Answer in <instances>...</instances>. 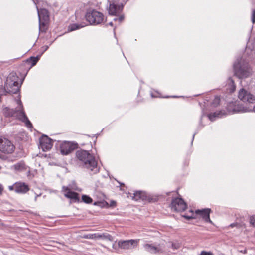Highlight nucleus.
<instances>
[{"mask_svg": "<svg viewBox=\"0 0 255 255\" xmlns=\"http://www.w3.org/2000/svg\"><path fill=\"white\" fill-rule=\"evenodd\" d=\"M82 200L84 202L87 204L91 203L92 202V199L90 197L86 195H82Z\"/></svg>", "mask_w": 255, "mask_h": 255, "instance_id": "nucleus-25", "label": "nucleus"}, {"mask_svg": "<svg viewBox=\"0 0 255 255\" xmlns=\"http://www.w3.org/2000/svg\"><path fill=\"white\" fill-rule=\"evenodd\" d=\"M238 98L243 102L249 103L255 102V96L244 88L241 89L239 91Z\"/></svg>", "mask_w": 255, "mask_h": 255, "instance_id": "nucleus-8", "label": "nucleus"}, {"mask_svg": "<svg viewBox=\"0 0 255 255\" xmlns=\"http://www.w3.org/2000/svg\"><path fill=\"white\" fill-rule=\"evenodd\" d=\"M48 48V46H45V50H46Z\"/></svg>", "mask_w": 255, "mask_h": 255, "instance_id": "nucleus-40", "label": "nucleus"}, {"mask_svg": "<svg viewBox=\"0 0 255 255\" xmlns=\"http://www.w3.org/2000/svg\"><path fill=\"white\" fill-rule=\"evenodd\" d=\"M171 247L173 249H178L180 247V244L178 243H172Z\"/></svg>", "mask_w": 255, "mask_h": 255, "instance_id": "nucleus-28", "label": "nucleus"}, {"mask_svg": "<svg viewBox=\"0 0 255 255\" xmlns=\"http://www.w3.org/2000/svg\"><path fill=\"white\" fill-rule=\"evenodd\" d=\"M227 82L228 86L230 87V91L231 92H234L235 90L236 86L233 80L231 77H230L228 79Z\"/></svg>", "mask_w": 255, "mask_h": 255, "instance_id": "nucleus-23", "label": "nucleus"}, {"mask_svg": "<svg viewBox=\"0 0 255 255\" xmlns=\"http://www.w3.org/2000/svg\"><path fill=\"white\" fill-rule=\"evenodd\" d=\"M235 110L237 112L245 113L251 111L255 112V106H254L253 109L247 108L242 106V105H238L237 107L235 108Z\"/></svg>", "mask_w": 255, "mask_h": 255, "instance_id": "nucleus-21", "label": "nucleus"}, {"mask_svg": "<svg viewBox=\"0 0 255 255\" xmlns=\"http://www.w3.org/2000/svg\"><path fill=\"white\" fill-rule=\"evenodd\" d=\"M234 70L235 75L239 78H246L252 74V69L248 62L242 58L234 64Z\"/></svg>", "mask_w": 255, "mask_h": 255, "instance_id": "nucleus-3", "label": "nucleus"}, {"mask_svg": "<svg viewBox=\"0 0 255 255\" xmlns=\"http://www.w3.org/2000/svg\"><path fill=\"white\" fill-rule=\"evenodd\" d=\"M250 223L254 227H255V216L253 215L250 217Z\"/></svg>", "mask_w": 255, "mask_h": 255, "instance_id": "nucleus-27", "label": "nucleus"}, {"mask_svg": "<svg viewBox=\"0 0 255 255\" xmlns=\"http://www.w3.org/2000/svg\"><path fill=\"white\" fill-rule=\"evenodd\" d=\"M41 0H32V1H33V2L35 3V4L36 5L37 3L40 1Z\"/></svg>", "mask_w": 255, "mask_h": 255, "instance_id": "nucleus-35", "label": "nucleus"}, {"mask_svg": "<svg viewBox=\"0 0 255 255\" xmlns=\"http://www.w3.org/2000/svg\"><path fill=\"white\" fill-rule=\"evenodd\" d=\"M211 209L205 208L202 210H197L195 211L196 214L200 215L204 221L206 222L212 223L210 219V213Z\"/></svg>", "mask_w": 255, "mask_h": 255, "instance_id": "nucleus-16", "label": "nucleus"}, {"mask_svg": "<svg viewBox=\"0 0 255 255\" xmlns=\"http://www.w3.org/2000/svg\"><path fill=\"white\" fill-rule=\"evenodd\" d=\"M190 212L192 213V214L193 215V213L192 212V210H191Z\"/></svg>", "mask_w": 255, "mask_h": 255, "instance_id": "nucleus-44", "label": "nucleus"}, {"mask_svg": "<svg viewBox=\"0 0 255 255\" xmlns=\"http://www.w3.org/2000/svg\"><path fill=\"white\" fill-rule=\"evenodd\" d=\"M144 250L151 254H160L163 252V249L160 245L155 246L152 244L146 243L143 246Z\"/></svg>", "mask_w": 255, "mask_h": 255, "instance_id": "nucleus-11", "label": "nucleus"}, {"mask_svg": "<svg viewBox=\"0 0 255 255\" xmlns=\"http://www.w3.org/2000/svg\"><path fill=\"white\" fill-rule=\"evenodd\" d=\"M8 189L10 191L14 190L15 191V183L11 186H8Z\"/></svg>", "mask_w": 255, "mask_h": 255, "instance_id": "nucleus-31", "label": "nucleus"}, {"mask_svg": "<svg viewBox=\"0 0 255 255\" xmlns=\"http://www.w3.org/2000/svg\"><path fill=\"white\" fill-rule=\"evenodd\" d=\"M27 166L23 161H21L11 167V169L16 172H20L26 170Z\"/></svg>", "mask_w": 255, "mask_h": 255, "instance_id": "nucleus-18", "label": "nucleus"}, {"mask_svg": "<svg viewBox=\"0 0 255 255\" xmlns=\"http://www.w3.org/2000/svg\"><path fill=\"white\" fill-rule=\"evenodd\" d=\"M86 26L84 23H74L70 24L68 28V31L69 32H71L72 31H74L77 29H79L81 28L84 27Z\"/></svg>", "mask_w": 255, "mask_h": 255, "instance_id": "nucleus-22", "label": "nucleus"}, {"mask_svg": "<svg viewBox=\"0 0 255 255\" xmlns=\"http://www.w3.org/2000/svg\"><path fill=\"white\" fill-rule=\"evenodd\" d=\"M236 225H237V224H235V223H233V224H231L230 226L232 227H235Z\"/></svg>", "mask_w": 255, "mask_h": 255, "instance_id": "nucleus-36", "label": "nucleus"}, {"mask_svg": "<svg viewBox=\"0 0 255 255\" xmlns=\"http://www.w3.org/2000/svg\"><path fill=\"white\" fill-rule=\"evenodd\" d=\"M62 191L64 192V196L67 198L75 201L78 200V194L71 191L67 187L63 186Z\"/></svg>", "mask_w": 255, "mask_h": 255, "instance_id": "nucleus-17", "label": "nucleus"}, {"mask_svg": "<svg viewBox=\"0 0 255 255\" xmlns=\"http://www.w3.org/2000/svg\"><path fill=\"white\" fill-rule=\"evenodd\" d=\"M15 149L13 144L8 139L0 137V151L5 154H11Z\"/></svg>", "mask_w": 255, "mask_h": 255, "instance_id": "nucleus-5", "label": "nucleus"}, {"mask_svg": "<svg viewBox=\"0 0 255 255\" xmlns=\"http://www.w3.org/2000/svg\"><path fill=\"white\" fill-rule=\"evenodd\" d=\"M252 21L253 23H255V9H253L252 10Z\"/></svg>", "mask_w": 255, "mask_h": 255, "instance_id": "nucleus-29", "label": "nucleus"}, {"mask_svg": "<svg viewBox=\"0 0 255 255\" xmlns=\"http://www.w3.org/2000/svg\"><path fill=\"white\" fill-rule=\"evenodd\" d=\"M183 216L184 218H185L186 219H188V220L194 218L192 216H188V215H183Z\"/></svg>", "mask_w": 255, "mask_h": 255, "instance_id": "nucleus-34", "label": "nucleus"}, {"mask_svg": "<svg viewBox=\"0 0 255 255\" xmlns=\"http://www.w3.org/2000/svg\"><path fill=\"white\" fill-rule=\"evenodd\" d=\"M4 156L0 154V158L4 159Z\"/></svg>", "mask_w": 255, "mask_h": 255, "instance_id": "nucleus-37", "label": "nucleus"}, {"mask_svg": "<svg viewBox=\"0 0 255 255\" xmlns=\"http://www.w3.org/2000/svg\"><path fill=\"white\" fill-rule=\"evenodd\" d=\"M97 204V203L96 202H95L94 203V205H96Z\"/></svg>", "mask_w": 255, "mask_h": 255, "instance_id": "nucleus-45", "label": "nucleus"}, {"mask_svg": "<svg viewBox=\"0 0 255 255\" xmlns=\"http://www.w3.org/2000/svg\"><path fill=\"white\" fill-rule=\"evenodd\" d=\"M125 3L121 2L120 4L117 5L114 3H110L108 9L109 14L112 15H116L121 12Z\"/></svg>", "mask_w": 255, "mask_h": 255, "instance_id": "nucleus-13", "label": "nucleus"}, {"mask_svg": "<svg viewBox=\"0 0 255 255\" xmlns=\"http://www.w3.org/2000/svg\"><path fill=\"white\" fill-rule=\"evenodd\" d=\"M220 99L219 97L216 96L212 102V106L214 107H217L220 103Z\"/></svg>", "mask_w": 255, "mask_h": 255, "instance_id": "nucleus-26", "label": "nucleus"}, {"mask_svg": "<svg viewBox=\"0 0 255 255\" xmlns=\"http://www.w3.org/2000/svg\"><path fill=\"white\" fill-rule=\"evenodd\" d=\"M139 240H120L118 243L119 247L125 250L131 249L137 245Z\"/></svg>", "mask_w": 255, "mask_h": 255, "instance_id": "nucleus-9", "label": "nucleus"}, {"mask_svg": "<svg viewBox=\"0 0 255 255\" xmlns=\"http://www.w3.org/2000/svg\"><path fill=\"white\" fill-rule=\"evenodd\" d=\"M146 193L142 191H136L134 193L132 199L135 201H144L146 199Z\"/></svg>", "mask_w": 255, "mask_h": 255, "instance_id": "nucleus-19", "label": "nucleus"}, {"mask_svg": "<svg viewBox=\"0 0 255 255\" xmlns=\"http://www.w3.org/2000/svg\"><path fill=\"white\" fill-rule=\"evenodd\" d=\"M40 146L43 151L50 149L52 147V140L46 135H43L39 139Z\"/></svg>", "mask_w": 255, "mask_h": 255, "instance_id": "nucleus-10", "label": "nucleus"}, {"mask_svg": "<svg viewBox=\"0 0 255 255\" xmlns=\"http://www.w3.org/2000/svg\"><path fill=\"white\" fill-rule=\"evenodd\" d=\"M169 97H171L170 96H166L165 97V98H169ZM171 97H173V98H176V97H177V96H172Z\"/></svg>", "mask_w": 255, "mask_h": 255, "instance_id": "nucleus-39", "label": "nucleus"}, {"mask_svg": "<svg viewBox=\"0 0 255 255\" xmlns=\"http://www.w3.org/2000/svg\"><path fill=\"white\" fill-rule=\"evenodd\" d=\"M123 19H124V17L123 16H121L118 18H114V20L115 21L118 20L120 22H121L123 21Z\"/></svg>", "mask_w": 255, "mask_h": 255, "instance_id": "nucleus-32", "label": "nucleus"}, {"mask_svg": "<svg viewBox=\"0 0 255 255\" xmlns=\"http://www.w3.org/2000/svg\"><path fill=\"white\" fill-rule=\"evenodd\" d=\"M225 115V113L224 111H220L208 114V117L210 120L213 121L215 120L216 118H221Z\"/></svg>", "mask_w": 255, "mask_h": 255, "instance_id": "nucleus-20", "label": "nucleus"}, {"mask_svg": "<svg viewBox=\"0 0 255 255\" xmlns=\"http://www.w3.org/2000/svg\"><path fill=\"white\" fill-rule=\"evenodd\" d=\"M85 238L91 239H102L104 240H107L110 241L113 240V238L111 235L107 233H104L102 234L100 233H94L89 234L84 236Z\"/></svg>", "mask_w": 255, "mask_h": 255, "instance_id": "nucleus-12", "label": "nucleus"}, {"mask_svg": "<svg viewBox=\"0 0 255 255\" xmlns=\"http://www.w3.org/2000/svg\"><path fill=\"white\" fill-rule=\"evenodd\" d=\"M247 253V250H245L244 251V253Z\"/></svg>", "mask_w": 255, "mask_h": 255, "instance_id": "nucleus-43", "label": "nucleus"}, {"mask_svg": "<svg viewBox=\"0 0 255 255\" xmlns=\"http://www.w3.org/2000/svg\"><path fill=\"white\" fill-rule=\"evenodd\" d=\"M195 135V134H193V138H192V141L193 140V139H194V138Z\"/></svg>", "mask_w": 255, "mask_h": 255, "instance_id": "nucleus-42", "label": "nucleus"}, {"mask_svg": "<svg viewBox=\"0 0 255 255\" xmlns=\"http://www.w3.org/2000/svg\"><path fill=\"white\" fill-rule=\"evenodd\" d=\"M200 255H213L211 252H207L206 251H202Z\"/></svg>", "mask_w": 255, "mask_h": 255, "instance_id": "nucleus-30", "label": "nucleus"}, {"mask_svg": "<svg viewBox=\"0 0 255 255\" xmlns=\"http://www.w3.org/2000/svg\"><path fill=\"white\" fill-rule=\"evenodd\" d=\"M128 0H123V2L124 3H126L127 1Z\"/></svg>", "mask_w": 255, "mask_h": 255, "instance_id": "nucleus-41", "label": "nucleus"}, {"mask_svg": "<svg viewBox=\"0 0 255 255\" xmlns=\"http://www.w3.org/2000/svg\"><path fill=\"white\" fill-rule=\"evenodd\" d=\"M77 144L74 142L64 141L60 143L59 148L61 153L67 155L76 148Z\"/></svg>", "mask_w": 255, "mask_h": 255, "instance_id": "nucleus-6", "label": "nucleus"}, {"mask_svg": "<svg viewBox=\"0 0 255 255\" xmlns=\"http://www.w3.org/2000/svg\"><path fill=\"white\" fill-rule=\"evenodd\" d=\"M3 191V187L2 184H0V195H2Z\"/></svg>", "mask_w": 255, "mask_h": 255, "instance_id": "nucleus-33", "label": "nucleus"}, {"mask_svg": "<svg viewBox=\"0 0 255 255\" xmlns=\"http://www.w3.org/2000/svg\"><path fill=\"white\" fill-rule=\"evenodd\" d=\"M39 58L38 57H31L27 60V62L31 63V66H34L38 62Z\"/></svg>", "mask_w": 255, "mask_h": 255, "instance_id": "nucleus-24", "label": "nucleus"}, {"mask_svg": "<svg viewBox=\"0 0 255 255\" xmlns=\"http://www.w3.org/2000/svg\"><path fill=\"white\" fill-rule=\"evenodd\" d=\"M37 10L38 15L39 17V26L40 27L41 24H43L44 21L48 20L49 18V13L47 10L44 8L39 9L38 7L36 6Z\"/></svg>", "mask_w": 255, "mask_h": 255, "instance_id": "nucleus-14", "label": "nucleus"}, {"mask_svg": "<svg viewBox=\"0 0 255 255\" xmlns=\"http://www.w3.org/2000/svg\"><path fill=\"white\" fill-rule=\"evenodd\" d=\"M109 25H110V26H113V22H111L110 23H109Z\"/></svg>", "mask_w": 255, "mask_h": 255, "instance_id": "nucleus-38", "label": "nucleus"}, {"mask_svg": "<svg viewBox=\"0 0 255 255\" xmlns=\"http://www.w3.org/2000/svg\"><path fill=\"white\" fill-rule=\"evenodd\" d=\"M170 207L174 211L181 212L185 210L187 204L182 198H176L172 200Z\"/></svg>", "mask_w": 255, "mask_h": 255, "instance_id": "nucleus-7", "label": "nucleus"}, {"mask_svg": "<svg viewBox=\"0 0 255 255\" xmlns=\"http://www.w3.org/2000/svg\"><path fill=\"white\" fill-rule=\"evenodd\" d=\"M18 107L14 110L8 107L3 109V113L6 117H13L18 119L25 124V125L28 128L32 127V124L27 117L23 110L21 101L20 100H17Z\"/></svg>", "mask_w": 255, "mask_h": 255, "instance_id": "nucleus-2", "label": "nucleus"}, {"mask_svg": "<svg viewBox=\"0 0 255 255\" xmlns=\"http://www.w3.org/2000/svg\"><path fill=\"white\" fill-rule=\"evenodd\" d=\"M15 192L19 194H25L29 190V188L26 184L23 182H17L15 183Z\"/></svg>", "mask_w": 255, "mask_h": 255, "instance_id": "nucleus-15", "label": "nucleus"}, {"mask_svg": "<svg viewBox=\"0 0 255 255\" xmlns=\"http://www.w3.org/2000/svg\"><path fill=\"white\" fill-rule=\"evenodd\" d=\"M76 156L79 160L80 165L86 168L91 174H96L99 172V168L97 165V161L94 156L88 151L79 150L76 151Z\"/></svg>", "mask_w": 255, "mask_h": 255, "instance_id": "nucleus-1", "label": "nucleus"}, {"mask_svg": "<svg viewBox=\"0 0 255 255\" xmlns=\"http://www.w3.org/2000/svg\"><path fill=\"white\" fill-rule=\"evenodd\" d=\"M86 20L91 25H97L102 24L105 19L103 14L96 10H89L85 14Z\"/></svg>", "mask_w": 255, "mask_h": 255, "instance_id": "nucleus-4", "label": "nucleus"}]
</instances>
